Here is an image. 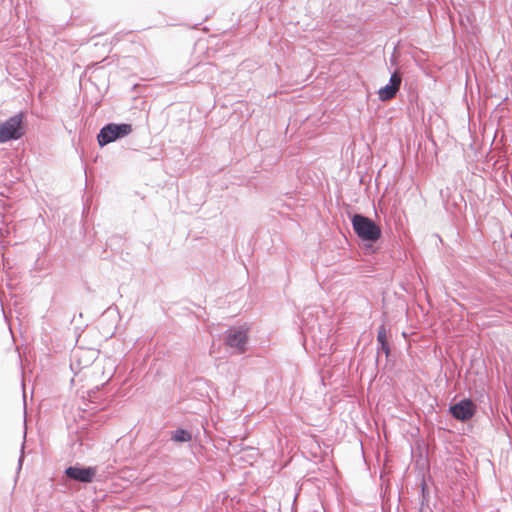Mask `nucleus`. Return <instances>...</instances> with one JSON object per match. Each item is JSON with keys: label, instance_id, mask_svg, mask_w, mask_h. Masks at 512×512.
Masks as SVG:
<instances>
[{"label": "nucleus", "instance_id": "1", "mask_svg": "<svg viewBox=\"0 0 512 512\" xmlns=\"http://www.w3.org/2000/svg\"><path fill=\"white\" fill-rule=\"evenodd\" d=\"M352 226L356 235L364 242L374 243L381 238V228L370 218L355 214L352 219Z\"/></svg>", "mask_w": 512, "mask_h": 512}, {"label": "nucleus", "instance_id": "2", "mask_svg": "<svg viewBox=\"0 0 512 512\" xmlns=\"http://www.w3.org/2000/svg\"><path fill=\"white\" fill-rule=\"evenodd\" d=\"M24 135V115L10 117L0 124V143L20 139Z\"/></svg>", "mask_w": 512, "mask_h": 512}, {"label": "nucleus", "instance_id": "3", "mask_svg": "<svg viewBox=\"0 0 512 512\" xmlns=\"http://www.w3.org/2000/svg\"><path fill=\"white\" fill-rule=\"evenodd\" d=\"M131 132L132 126L130 124H108L100 130L97 140L100 146H104Z\"/></svg>", "mask_w": 512, "mask_h": 512}, {"label": "nucleus", "instance_id": "4", "mask_svg": "<svg viewBox=\"0 0 512 512\" xmlns=\"http://www.w3.org/2000/svg\"><path fill=\"white\" fill-rule=\"evenodd\" d=\"M248 342V329L247 328H230L225 337V344L234 349L238 354H243L246 351V344Z\"/></svg>", "mask_w": 512, "mask_h": 512}, {"label": "nucleus", "instance_id": "5", "mask_svg": "<svg viewBox=\"0 0 512 512\" xmlns=\"http://www.w3.org/2000/svg\"><path fill=\"white\" fill-rule=\"evenodd\" d=\"M475 411L476 406L470 399L461 400L459 403L450 407V412L453 417L460 421L471 419Z\"/></svg>", "mask_w": 512, "mask_h": 512}, {"label": "nucleus", "instance_id": "6", "mask_svg": "<svg viewBox=\"0 0 512 512\" xmlns=\"http://www.w3.org/2000/svg\"><path fill=\"white\" fill-rule=\"evenodd\" d=\"M402 82V77L397 71L391 75L390 83L382 87L378 91V97L381 101H389L393 99L399 91Z\"/></svg>", "mask_w": 512, "mask_h": 512}, {"label": "nucleus", "instance_id": "7", "mask_svg": "<svg viewBox=\"0 0 512 512\" xmlns=\"http://www.w3.org/2000/svg\"><path fill=\"white\" fill-rule=\"evenodd\" d=\"M96 474L94 468L69 467L66 469V475L76 481L89 483Z\"/></svg>", "mask_w": 512, "mask_h": 512}, {"label": "nucleus", "instance_id": "8", "mask_svg": "<svg viewBox=\"0 0 512 512\" xmlns=\"http://www.w3.org/2000/svg\"><path fill=\"white\" fill-rule=\"evenodd\" d=\"M172 439L176 442H188L191 440V435L186 430L178 429L174 432Z\"/></svg>", "mask_w": 512, "mask_h": 512}, {"label": "nucleus", "instance_id": "9", "mask_svg": "<svg viewBox=\"0 0 512 512\" xmlns=\"http://www.w3.org/2000/svg\"><path fill=\"white\" fill-rule=\"evenodd\" d=\"M377 340L380 344L387 343V331L384 325H382L378 330Z\"/></svg>", "mask_w": 512, "mask_h": 512}, {"label": "nucleus", "instance_id": "10", "mask_svg": "<svg viewBox=\"0 0 512 512\" xmlns=\"http://www.w3.org/2000/svg\"><path fill=\"white\" fill-rule=\"evenodd\" d=\"M380 345H381V348H380V349L385 353V355H386V356H388V355H389V353H390V348H389V344H388V342H387V343H385V344H384V343H382V344H380Z\"/></svg>", "mask_w": 512, "mask_h": 512}]
</instances>
